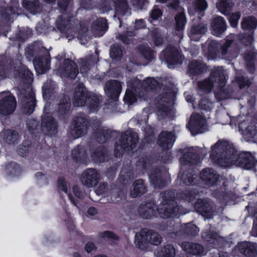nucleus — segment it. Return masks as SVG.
Wrapping results in <instances>:
<instances>
[{
    "label": "nucleus",
    "mask_w": 257,
    "mask_h": 257,
    "mask_svg": "<svg viewBox=\"0 0 257 257\" xmlns=\"http://www.w3.org/2000/svg\"><path fill=\"white\" fill-rule=\"evenodd\" d=\"M210 159L223 167L233 165L244 169L253 168L257 162L249 153L242 152L237 155L232 145L226 141H219L211 148Z\"/></svg>",
    "instance_id": "obj_1"
},
{
    "label": "nucleus",
    "mask_w": 257,
    "mask_h": 257,
    "mask_svg": "<svg viewBox=\"0 0 257 257\" xmlns=\"http://www.w3.org/2000/svg\"><path fill=\"white\" fill-rule=\"evenodd\" d=\"M225 82L223 69L221 67H217L212 70L208 78L198 82V87L206 93L210 92L213 88L216 87L219 91L215 93L216 97L221 100L226 98L223 89Z\"/></svg>",
    "instance_id": "obj_2"
},
{
    "label": "nucleus",
    "mask_w": 257,
    "mask_h": 257,
    "mask_svg": "<svg viewBox=\"0 0 257 257\" xmlns=\"http://www.w3.org/2000/svg\"><path fill=\"white\" fill-rule=\"evenodd\" d=\"M163 201L157 208L159 216L161 218H167L175 215L179 211L178 207L173 198L174 192L169 191L162 193Z\"/></svg>",
    "instance_id": "obj_3"
},
{
    "label": "nucleus",
    "mask_w": 257,
    "mask_h": 257,
    "mask_svg": "<svg viewBox=\"0 0 257 257\" xmlns=\"http://www.w3.org/2000/svg\"><path fill=\"white\" fill-rule=\"evenodd\" d=\"M138 142V136L136 133L131 131L126 132L115 146L114 154L115 156L119 157L124 152L134 150Z\"/></svg>",
    "instance_id": "obj_4"
},
{
    "label": "nucleus",
    "mask_w": 257,
    "mask_h": 257,
    "mask_svg": "<svg viewBox=\"0 0 257 257\" xmlns=\"http://www.w3.org/2000/svg\"><path fill=\"white\" fill-rule=\"evenodd\" d=\"M86 102L89 104L90 110L93 111L96 109L99 100L96 96H89L84 85L81 84L76 88L74 95V104L76 106H81L85 105Z\"/></svg>",
    "instance_id": "obj_5"
},
{
    "label": "nucleus",
    "mask_w": 257,
    "mask_h": 257,
    "mask_svg": "<svg viewBox=\"0 0 257 257\" xmlns=\"http://www.w3.org/2000/svg\"><path fill=\"white\" fill-rule=\"evenodd\" d=\"M161 241V236L157 232L153 231L142 230L139 235H136L135 242L138 247L143 249L146 248L147 243L157 245L159 244Z\"/></svg>",
    "instance_id": "obj_6"
},
{
    "label": "nucleus",
    "mask_w": 257,
    "mask_h": 257,
    "mask_svg": "<svg viewBox=\"0 0 257 257\" xmlns=\"http://www.w3.org/2000/svg\"><path fill=\"white\" fill-rule=\"evenodd\" d=\"M17 106L15 98L9 92L0 93V113L7 115L13 113Z\"/></svg>",
    "instance_id": "obj_7"
},
{
    "label": "nucleus",
    "mask_w": 257,
    "mask_h": 257,
    "mask_svg": "<svg viewBox=\"0 0 257 257\" xmlns=\"http://www.w3.org/2000/svg\"><path fill=\"white\" fill-rule=\"evenodd\" d=\"M100 180V173L93 168H88L84 171L80 177L81 183L87 188L96 186Z\"/></svg>",
    "instance_id": "obj_8"
},
{
    "label": "nucleus",
    "mask_w": 257,
    "mask_h": 257,
    "mask_svg": "<svg viewBox=\"0 0 257 257\" xmlns=\"http://www.w3.org/2000/svg\"><path fill=\"white\" fill-rule=\"evenodd\" d=\"M206 125V120L199 114H193L190 118L187 127L193 135L202 133Z\"/></svg>",
    "instance_id": "obj_9"
},
{
    "label": "nucleus",
    "mask_w": 257,
    "mask_h": 257,
    "mask_svg": "<svg viewBox=\"0 0 257 257\" xmlns=\"http://www.w3.org/2000/svg\"><path fill=\"white\" fill-rule=\"evenodd\" d=\"M220 53L222 57L229 61L237 57L238 50L232 40H226L220 47Z\"/></svg>",
    "instance_id": "obj_10"
},
{
    "label": "nucleus",
    "mask_w": 257,
    "mask_h": 257,
    "mask_svg": "<svg viewBox=\"0 0 257 257\" xmlns=\"http://www.w3.org/2000/svg\"><path fill=\"white\" fill-rule=\"evenodd\" d=\"M163 54L166 61L171 64H181L184 60L179 50L171 45L167 47Z\"/></svg>",
    "instance_id": "obj_11"
},
{
    "label": "nucleus",
    "mask_w": 257,
    "mask_h": 257,
    "mask_svg": "<svg viewBox=\"0 0 257 257\" xmlns=\"http://www.w3.org/2000/svg\"><path fill=\"white\" fill-rule=\"evenodd\" d=\"M121 87V84L120 82L113 80L106 82L104 90L107 96L111 99H115L119 95Z\"/></svg>",
    "instance_id": "obj_12"
},
{
    "label": "nucleus",
    "mask_w": 257,
    "mask_h": 257,
    "mask_svg": "<svg viewBox=\"0 0 257 257\" xmlns=\"http://www.w3.org/2000/svg\"><path fill=\"white\" fill-rule=\"evenodd\" d=\"M74 122V127L71 131V134L74 138H78L86 133L87 123L85 119L82 117H76Z\"/></svg>",
    "instance_id": "obj_13"
},
{
    "label": "nucleus",
    "mask_w": 257,
    "mask_h": 257,
    "mask_svg": "<svg viewBox=\"0 0 257 257\" xmlns=\"http://www.w3.org/2000/svg\"><path fill=\"white\" fill-rule=\"evenodd\" d=\"M239 127L242 131L244 140L247 142L250 141L256 135L255 127L247 121L241 122L239 125Z\"/></svg>",
    "instance_id": "obj_14"
},
{
    "label": "nucleus",
    "mask_w": 257,
    "mask_h": 257,
    "mask_svg": "<svg viewBox=\"0 0 257 257\" xmlns=\"http://www.w3.org/2000/svg\"><path fill=\"white\" fill-rule=\"evenodd\" d=\"M175 140V136L172 133L163 132L159 136L158 143L163 150H167L172 148Z\"/></svg>",
    "instance_id": "obj_15"
},
{
    "label": "nucleus",
    "mask_w": 257,
    "mask_h": 257,
    "mask_svg": "<svg viewBox=\"0 0 257 257\" xmlns=\"http://www.w3.org/2000/svg\"><path fill=\"white\" fill-rule=\"evenodd\" d=\"M23 111L27 114H31L36 106V99L34 93L32 90L29 91L23 99Z\"/></svg>",
    "instance_id": "obj_16"
},
{
    "label": "nucleus",
    "mask_w": 257,
    "mask_h": 257,
    "mask_svg": "<svg viewBox=\"0 0 257 257\" xmlns=\"http://www.w3.org/2000/svg\"><path fill=\"white\" fill-rule=\"evenodd\" d=\"M60 71L64 76L74 79L78 74L76 65L74 62L70 60H65L63 66L60 68Z\"/></svg>",
    "instance_id": "obj_17"
},
{
    "label": "nucleus",
    "mask_w": 257,
    "mask_h": 257,
    "mask_svg": "<svg viewBox=\"0 0 257 257\" xmlns=\"http://www.w3.org/2000/svg\"><path fill=\"white\" fill-rule=\"evenodd\" d=\"M211 26L212 34L216 36H220L226 29V24L225 20L220 16L213 18Z\"/></svg>",
    "instance_id": "obj_18"
},
{
    "label": "nucleus",
    "mask_w": 257,
    "mask_h": 257,
    "mask_svg": "<svg viewBox=\"0 0 257 257\" xmlns=\"http://www.w3.org/2000/svg\"><path fill=\"white\" fill-rule=\"evenodd\" d=\"M182 247L186 252L195 255H204V247L199 243L189 242L182 243Z\"/></svg>",
    "instance_id": "obj_19"
},
{
    "label": "nucleus",
    "mask_w": 257,
    "mask_h": 257,
    "mask_svg": "<svg viewBox=\"0 0 257 257\" xmlns=\"http://www.w3.org/2000/svg\"><path fill=\"white\" fill-rule=\"evenodd\" d=\"M177 227L179 228V230H176L175 233L179 235L182 234H186L189 236H194L199 233V228L194 224L189 223L183 225H177Z\"/></svg>",
    "instance_id": "obj_20"
},
{
    "label": "nucleus",
    "mask_w": 257,
    "mask_h": 257,
    "mask_svg": "<svg viewBox=\"0 0 257 257\" xmlns=\"http://www.w3.org/2000/svg\"><path fill=\"white\" fill-rule=\"evenodd\" d=\"M108 25L106 20L99 18L95 20L91 27V31L96 37H100L107 30Z\"/></svg>",
    "instance_id": "obj_21"
},
{
    "label": "nucleus",
    "mask_w": 257,
    "mask_h": 257,
    "mask_svg": "<svg viewBox=\"0 0 257 257\" xmlns=\"http://www.w3.org/2000/svg\"><path fill=\"white\" fill-rule=\"evenodd\" d=\"M56 124L50 116L43 117L42 121V130L48 135H52L55 133Z\"/></svg>",
    "instance_id": "obj_22"
},
{
    "label": "nucleus",
    "mask_w": 257,
    "mask_h": 257,
    "mask_svg": "<svg viewBox=\"0 0 257 257\" xmlns=\"http://www.w3.org/2000/svg\"><path fill=\"white\" fill-rule=\"evenodd\" d=\"M207 29V25L204 23L193 26L189 35L190 39L194 41H198L202 35L206 32Z\"/></svg>",
    "instance_id": "obj_23"
},
{
    "label": "nucleus",
    "mask_w": 257,
    "mask_h": 257,
    "mask_svg": "<svg viewBox=\"0 0 257 257\" xmlns=\"http://www.w3.org/2000/svg\"><path fill=\"white\" fill-rule=\"evenodd\" d=\"M155 207L153 202H148L142 204L139 208V213L144 218H149L154 215Z\"/></svg>",
    "instance_id": "obj_24"
},
{
    "label": "nucleus",
    "mask_w": 257,
    "mask_h": 257,
    "mask_svg": "<svg viewBox=\"0 0 257 257\" xmlns=\"http://www.w3.org/2000/svg\"><path fill=\"white\" fill-rule=\"evenodd\" d=\"M34 65L37 73L39 74L45 73L49 69L50 61L47 57L35 59Z\"/></svg>",
    "instance_id": "obj_25"
},
{
    "label": "nucleus",
    "mask_w": 257,
    "mask_h": 257,
    "mask_svg": "<svg viewBox=\"0 0 257 257\" xmlns=\"http://www.w3.org/2000/svg\"><path fill=\"white\" fill-rule=\"evenodd\" d=\"M58 27L60 30L62 32L66 33L67 35V38H68V40H71V38H69V34L74 36V34H72L73 33L75 28L73 27L72 24L71 23L70 20L68 19H61L58 20L57 21Z\"/></svg>",
    "instance_id": "obj_26"
},
{
    "label": "nucleus",
    "mask_w": 257,
    "mask_h": 257,
    "mask_svg": "<svg viewBox=\"0 0 257 257\" xmlns=\"http://www.w3.org/2000/svg\"><path fill=\"white\" fill-rule=\"evenodd\" d=\"M218 175L212 169L206 168L203 170L200 173V178L209 184H213L218 180Z\"/></svg>",
    "instance_id": "obj_27"
},
{
    "label": "nucleus",
    "mask_w": 257,
    "mask_h": 257,
    "mask_svg": "<svg viewBox=\"0 0 257 257\" xmlns=\"http://www.w3.org/2000/svg\"><path fill=\"white\" fill-rule=\"evenodd\" d=\"M146 191V188L143 181L138 180L134 182L133 188L131 189L130 194L132 197L136 198L144 194Z\"/></svg>",
    "instance_id": "obj_28"
},
{
    "label": "nucleus",
    "mask_w": 257,
    "mask_h": 257,
    "mask_svg": "<svg viewBox=\"0 0 257 257\" xmlns=\"http://www.w3.org/2000/svg\"><path fill=\"white\" fill-rule=\"evenodd\" d=\"M240 252L248 257L253 256L256 254V248L253 243L244 242L239 245Z\"/></svg>",
    "instance_id": "obj_29"
},
{
    "label": "nucleus",
    "mask_w": 257,
    "mask_h": 257,
    "mask_svg": "<svg viewBox=\"0 0 257 257\" xmlns=\"http://www.w3.org/2000/svg\"><path fill=\"white\" fill-rule=\"evenodd\" d=\"M199 161L198 155L194 154L193 149H189L183 155V157L180 159L182 164H195Z\"/></svg>",
    "instance_id": "obj_30"
},
{
    "label": "nucleus",
    "mask_w": 257,
    "mask_h": 257,
    "mask_svg": "<svg viewBox=\"0 0 257 257\" xmlns=\"http://www.w3.org/2000/svg\"><path fill=\"white\" fill-rule=\"evenodd\" d=\"M256 53L252 49L245 52L244 56V59L246 62L247 69L251 72L253 73L255 70L254 60Z\"/></svg>",
    "instance_id": "obj_31"
},
{
    "label": "nucleus",
    "mask_w": 257,
    "mask_h": 257,
    "mask_svg": "<svg viewBox=\"0 0 257 257\" xmlns=\"http://www.w3.org/2000/svg\"><path fill=\"white\" fill-rule=\"evenodd\" d=\"M114 4L116 14L127 15L130 14L126 0H115Z\"/></svg>",
    "instance_id": "obj_32"
},
{
    "label": "nucleus",
    "mask_w": 257,
    "mask_h": 257,
    "mask_svg": "<svg viewBox=\"0 0 257 257\" xmlns=\"http://www.w3.org/2000/svg\"><path fill=\"white\" fill-rule=\"evenodd\" d=\"M218 10L224 15H229L233 7V4L230 0H219L216 4Z\"/></svg>",
    "instance_id": "obj_33"
},
{
    "label": "nucleus",
    "mask_w": 257,
    "mask_h": 257,
    "mask_svg": "<svg viewBox=\"0 0 257 257\" xmlns=\"http://www.w3.org/2000/svg\"><path fill=\"white\" fill-rule=\"evenodd\" d=\"M2 136L5 141L9 144H14L17 142L19 139L18 134L15 131L10 130L4 131L2 133Z\"/></svg>",
    "instance_id": "obj_34"
},
{
    "label": "nucleus",
    "mask_w": 257,
    "mask_h": 257,
    "mask_svg": "<svg viewBox=\"0 0 257 257\" xmlns=\"http://www.w3.org/2000/svg\"><path fill=\"white\" fill-rule=\"evenodd\" d=\"M23 6L31 14H34L40 10L39 3L36 0H24L23 2Z\"/></svg>",
    "instance_id": "obj_35"
},
{
    "label": "nucleus",
    "mask_w": 257,
    "mask_h": 257,
    "mask_svg": "<svg viewBox=\"0 0 257 257\" xmlns=\"http://www.w3.org/2000/svg\"><path fill=\"white\" fill-rule=\"evenodd\" d=\"M196 210L200 213H207L210 211V204L206 199H198L195 204Z\"/></svg>",
    "instance_id": "obj_36"
},
{
    "label": "nucleus",
    "mask_w": 257,
    "mask_h": 257,
    "mask_svg": "<svg viewBox=\"0 0 257 257\" xmlns=\"http://www.w3.org/2000/svg\"><path fill=\"white\" fill-rule=\"evenodd\" d=\"M257 20L253 17H246L243 18L241 22V27L243 30H251L256 28Z\"/></svg>",
    "instance_id": "obj_37"
},
{
    "label": "nucleus",
    "mask_w": 257,
    "mask_h": 257,
    "mask_svg": "<svg viewBox=\"0 0 257 257\" xmlns=\"http://www.w3.org/2000/svg\"><path fill=\"white\" fill-rule=\"evenodd\" d=\"M188 68L191 74H197L204 71L205 65L200 62L192 61L189 63Z\"/></svg>",
    "instance_id": "obj_38"
},
{
    "label": "nucleus",
    "mask_w": 257,
    "mask_h": 257,
    "mask_svg": "<svg viewBox=\"0 0 257 257\" xmlns=\"http://www.w3.org/2000/svg\"><path fill=\"white\" fill-rule=\"evenodd\" d=\"M158 85V81L153 78H148L145 80L143 83V89L145 92H143V95H140V96L142 97L144 94H147V92L154 90Z\"/></svg>",
    "instance_id": "obj_39"
},
{
    "label": "nucleus",
    "mask_w": 257,
    "mask_h": 257,
    "mask_svg": "<svg viewBox=\"0 0 257 257\" xmlns=\"http://www.w3.org/2000/svg\"><path fill=\"white\" fill-rule=\"evenodd\" d=\"M175 250L171 245H167L161 248L157 254V257H175Z\"/></svg>",
    "instance_id": "obj_40"
},
{
    "label": "nucleus",
    "mask_w": 257,
    "mask_h": 257,
    "mask_svg": "<svg viewBox=\"0 0 257 257\" xmlns=\"http://www.w3.org/2000/svg\"><path fill=\"white\" fill-rule=\"evenodd\" d=\"M175 30L178 32H181L184 30L186 24V18L184 14L181 12L175 17Z\"/></svg>",
    "instance_id": "obj_41"
},
{
    "label": "nucleus",
    "mask_w": 257,
    "mask_h": 257,
    "mask_svg": "<svg viewBox=\"0 0 257 257\" xmlns=\"http://www.w3.org/2000/svg\"><path fill=\"white\" fill-rule=\"evenodd\" d=\"M106 150L102 146L98 148L92 157L96 162H103L105 160Z\"/></svg>",
    "instance_id": "obj_42"
},
{
    "label": "nucleus",
    "mask_w": 257,
    "mask_h": 257,
    "mask_svg": "<svg viewBox=\"0 0 257 257\" xmlns=\"http://www.w3.org/2000/svg\"><path fill=\"white\" fill-rule=\"evenodd\" d=\"M19 10L18 1L13 0L11 5L9 7L8 10H6L5 13L3 15V17L7 19L8 15L10 16L12 14H18Z\"/></svg>",
    "instance_id": "obj_43"
},
{
    "label": "nucleus",
    "mask_w": 257,
    "mask_h": 257,
    "mask_svg": "<svg viewBox=\"0 0 257 257\" xmlns=\"http://www.w3.org/2000/svg\"><path fill=\"white\" fill-rule=\"evenodd\" d=\"M70 107V101L67 96H65L63 100H61L59 104V111L61 113H66Z\"/></svg>",
    "instance_id": "obj_44"
},
{
    "label": "nucleus",
    "mask_w": 257,
    "mask_h": 257,
    "mask_svg": "<svg viewBox=\"0 0 257 257\" xmlns=\"http://www.w3.org/2000/svg\"><path fill=\"white\" fill-rule=\"evenodd\" d=\"M122 55V51L118 46L113 45L111 46L110 56L112 59L117 60L121 58Z\"/></svg>",
    "instance_id": "obj_45"
},
{
    "label": "nucleus",
    "mask_w": 257,
    "mask_h": 257,
    "mask_svg": "<svg viewBox=\"0 0 257 257\" xmlns=\"http://www.w3.org/2000/svg\"><path fill=\"white\" fill-rule=\"evenodd\" d=\"M178 178L182 180L184 184L188 185L193 184L195 178L190 173H183L181 172L179 174Z\"/></svg>",
    "instance_id": "obj_46"
},
{
    "label": "nucleus",
    "mask_w": 257,
    "mask_h": 257,
    "mask_svg": "<svg viewBox=\"0 0 257 257\" xmlns=\"http://www.w3.org/2000/svg\"><path fill=\"white\" fill-rule=\"evenodd\" d=\"M151 181L155 188H161L165 186V182L160 176H156L154 174H151L150 176Z\"/></svg>",
    "instance_id": "obj_47"
},
{
    "label": "nucleus",
    "mask_w": 257,
    "mask_h": 257,
    "mask_svg": "<svg viewBox=\"0 0 257 257\" xmlns=\"http://www.w3.org/2000/svg\"><path fill=\"white\" fill-rule=\"evenodd\" d=\"M80 71L81 73H84L87 71L89 68V66L94 63L91 59L89 60L81 59L80 60Z\"/></svg>",
    "instance_id": "obj_48"
},
{
    "label": "nucleus",
    "mask_w": 257,
    "mask_h": 257,
    "mask_svg": "<svg viewBox=\"0 0 257 257\" xmlns=\"http://www.w3.org/2000/svg\"><path fill=\"white\" fill-rule=\"evenodd\" d=\"M141 52L144 58L147 60H151L154 58V53L150 48L143 46L141 48Z\"/></svg>",
    "instance_id": "obj_49"
},
{
    "label": "nucleus",
    "mask_w": 257,
    "mask_h": 257,
    "mask_svg": "<svg viewBox=\"0 0 257 257\" xmlns=\"http://www.w3.org/2000/svg\"><path fill=\"white\" fill-rule=\"evenodd\" d=\"M194 4L196 12H204L208 7V5L205 0H196Z\"/></svg>",
    "instance_id": "obj_50"
},
{
    "label": "nucleus",
    "mask_w": 257,
    "mask_h": 257,
    "mask_svg": "<svg viewBox=\"0 0 257 257\" xmlns=\"http://www.w3.org/2000/svg\"><path fill=\"white\" fill-rule=\"evenodd\" d=\"M98 236L105 240L106 239H114L117 240L118 237L112 232L110 231H104L99 233Z\"/></svg>",
    "instance_id": "obj_51"
},
{
    "label": "nucleus",
    "mask_w": 257,
    "mask_h": 257,
    "mask_svg": "<svg viewBox=\"0 0 257 257\" xmlns=\"http://www.w3.org/2000/svg\"><path fill=\"white\" fill-rule=\"evenodd\" d=\"M108 191V184L104 182L100 183L95 189V192L98 195L106 194Z\"/></svg>",
    "instance_id": "obj_52"
},
{
    "label": "nucleus",
    "mask_w": 257,
    "mask_h": 257,
    "mask_svg": "<svg viewBox=\"0 0 257 257\" xmlns=\"http://www.w3.org/2000/svg\"><path fill=\"white\" fill-rule=\"evenodd\" d=\"M69 185L65 181L63 178H59L58 181V187L60 191H63L68 194Z\"/></svg>",
    "instance_id": "obj_53"
},
{
    "label": "nucleus",
    "mask_w": 257,
    "mask_h": 257,
    "mask_svg": "<svg viewBox=\"0 0 257 257\" xmlns=\"http://www.w3.org/2000/svg\"><path fill=\"white\" fill-rule=\"evenodd\" d=\"M202 236L203 239L207 241H211L213 243H215L216 241H217L218 236L216 234L210 233L207 232H203L202 234Z\"/></svg>",
    "instance_id": "obj_54"
},
{
    "label": "nucleus",
    "mask_w": 257,
    "mask_h": 257,
    "mask_svg": "<svg viewBox=\"0 0 257 257\" xmlns=\"http://www.w3.org/2000/svg\"><path fill=\"white\" fill-rule=\"evenodd\" d=\"M240 17L239 13H232L229 17V21L231 27L235 28L237 26L238 21Z\"/></svg>",
    "instance_id": "obj_55"
},
{
    "label": "nucleus",
    "mask_w": 257,
    "mask_h": 257,
    "mask_svg": "<svg viewBox=\"0 0 257 257\" xmlns=\"http://www.w3.org/2000/svg\"><path fill=\"white\" fill-rule=\"evenodd\" d=\"M124 99L130 103L132 104L137 100V98L134 93L130 90L127 89L124 97Z\"/></svg>",
    "instance_id": "obj_56"
},
{
    "label": "nucleus",
    "mask_w": 257,
    "mask_h": 257,
    "mask_svg": "<svg viewBox=\"0 0 257 257\" xmlns=\"http://www.w3.org/2000/svg\"><path fill=\"white\" fill-rule=\"evenodd\" d=\"M195 194L194 192H189L187 193H183L180 194L178 195V197L179 199L181 198L184 200L185 201L190 202L194 199V198H195Z\"/></svg>",
    "instance_id": "obj_57"
},
{
    "label": "nucleus",
    "mask_w": 257,
    "mask_h": 257,
    "mask_svg": "<svg viewBox=\"0 0 257 257\" xmlns=\"http://www.w3.org/2000/svg\"><path fill=\"white\" fill-rule=\"evenodd\" d=\"M236 81L240 88H243L245 86H248L250 84V80L243 76L237 77L236 78Z\"/></svg>",
    "instance_id": "obj_58"
},
{
    "label": "nucleus",
    "mask_w": 257,
    "mask_h": 257,
    "mask_svg": "<svg viewBox=\"0 0 257 257\" xmlns=\"http://www.w3.org/2000/svg\"><path fill=\"white\" fill-rule=\"evenodd\" d=\"M200 107L201 109L209 110L212 107V103L206 99H202L199 103Z\"/></svg>",
    "instance_id": "obj_59"
},
{
    "label": "nucleus",
    "mask_w": 257,
    "mask_h": 257,
    "mask_svg": "<svg viewBox=\"0 0 257 257\" xmlns=\"http://www.w3.org/2000/svg\"><path fill=\"white\" fill-rule=\"evenodd\" d=\"M96 138L100 143L104 142L106 140V130L102 128H99L98 132L96 133Z\"/></svg>",
    "instance_id": "obj_60"
},
{
    "label": "nucleus",
    "mask_w": 257,
    "mask_h": 257,
    "mask_svg": "<svg viewBox=\"0 0 257 257\" xmlns=\"http://www.w3.org/2000/svg\"><path fill=\"white\" fill-rule=\"evenodd\" d=\"M168 113V108L166 105L163 104L160 107L158 108L157 114L159 117L163 118L167 115Z\"/></svg>",
    "instance_id": "obj_61"
},
{
    "label": "nucleus",
    "mask_w": 257,
    "mask_h": 257,
    "mask_svg": "<svg viewBox=\"0 0 257 257\" xmlns=\"http://www.w3.org/2000/svg\"><path fill=\"white\" fill-rule=\"evenodd\" d=\"M241 41L244 44L250 45L253 41V37L252 32H250L247 36H242Z\"/></svg>",
    "instance_id": "obj_62"
},
{
    "label": "nucleus",
    "mask_w": 257,
    "mask_h": 257,
    "mask_svg": "<svg viewBox=\"0 0 257 257\" xmlns=\"http://www.w3.org/2000/svg\"><path fill=\"white\" fill-rule=\"evenodd\" d=\"M162 15L161 11L157 8H154L151 13V17L155 20L158 19Z\"/></svg>",
    "instance_id": "obj_63"
},
{
    "label": "nucleus",
    "mask_w": 257,
    "mask_h": 257,
    "mask_svg": "<svg viewBox=\"0 0 257 257\" xmlns=\"http://www.w3.org/2000/svg\"><path fill=\"white\" fill-rule=\"evenodd\" d=\"M218 45L215 41H210L208 42V51L211 53H213L216 50Z\"/></svg>",
    "instance_id": "obj_64"
}]
</instances>
